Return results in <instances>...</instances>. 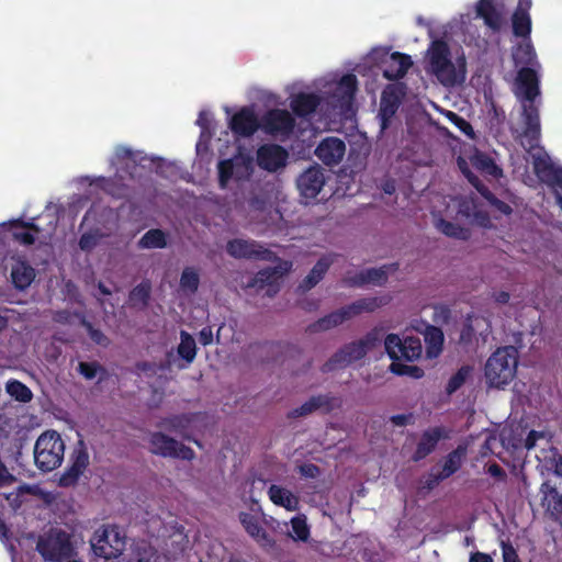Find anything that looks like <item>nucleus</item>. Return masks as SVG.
<instances>
[{"label": "nucleus", "instance_id": "1", "mask_svg": "<svg viewBox=\"0 0 562 562\" xmlns=\"http://www.w3.org/2000/svg\"><path fill=\"white\" fill-rule=\"evenodd\" d=\"M517 89L522 94L521 117L524 130L521 137L526 140V146L533 149L538 146L541 135L539 109L535 103L540 94L539 78L537 71L531 67H521L517 72ZM525 146V143L521 142Z\"/></svg>", "mask_w": 562, "mask_h": 562}, {"label": "nucleus", "instance_id": "2", "mask_svg": "<svg viewBox=\"0 0 562 562\" xmlns=\"http://www.w3.org/2000/svg\"><path fill=\"white\" fill-rule=\"evenodd\" d=\"M387 296H371L359 299L310 324L307 330L311 333L328 330L330 328L337 327L338 325L355 316L360 315L363 312H374L376 308L387 304Z\"/></svg>", "mask_w": 562, "mask_h": 562}, {"label": "nucleus", "instance_id": "3", "mask_svg": "<svg viewBox=\"0 0 562 562\" xmlns=\"http://www.w3.org/2000/svg\"><path fill=\"white\" fill-rule=\"evenodd\" d=\"M517 366L518 351L515 347L497 348L486 361L485 378L491 386H505L515 378Z\"/></svg>", "mask_w": 562, "mask_h": 562}, {"label": "nucleus", "instance_id": "4", "mask_svg": "<svg viewBox=\"0 0 562 562\" xmlns=\"http://www.w3.org/2000/svg\"><path fill=\"white\" fill-rule=\"evenodd\" d=\"M65 441L56 430L44 431L34 445V463L42 472L59 468L64 461Z\"/></svg>", "mask_w": 562, "mask_h": 562}, {"label": "nucleus", "instance_id": "5", "mask_svg": "<svg viewBox=\"0 0 562 562\" xmlns=\"http://www.w3.org/2000/svg\"><path fill=\"white\" fill-rule=\"evenodd\" d=\"M428 63L430 71L446 87H452L464 79V75L457 71L451 60L450 47L443 40L431 42L428 48Z\"/></svg>", "mask_w": 562, "mask_h": 562}, {"label": "nucleus", "instance_id": "6", "mask_svg": "<svg viewBox=\"0 0 562 562\" xmlns=\"http://www.w3.org/2000/svg\"><path fill=\"white\" fill-rule=\"evenodd\" d=\"M125 537L117 526H103L95 530L91 547L95 555L111 560L120 557L125 550Z\"/></svg>", "mask_w": 562, "mask_h": 562}, {"label": "nucleus", "instance_id": "7", "mask_svg": "<svg viewBox=\"0 0 562 562\" xmlns=\"http://www.w3.org/2000/svg\"><path fill=\"white\" fill-rule=\"evenodd\" d=\"M148 442L149 451L155 456L186 461H191L195 458V452L192 448L161 431L151 432Z\"/></svg>", "mask_w": 562, "mask_h": 562}, {"label": "nucleus", "instance_id": "8", "mask_svg": "<svg viewBox=\"0 0 562 562\" xmlns=\"http://www.w3.org/2000/svg\"><path fill=\"white\" fill-rule=\"evenodd\" d=\"M37 550L45 560L61 562L71 555L72 546L69 535L66 531L57 530L41 539L37 542Z\"/></svg>", "mask_w": 562, "mask_h": 562}, {"label": "nucleus", "instance_id": "9", "mask_svg": "<svg viewBox=\"0 0 562 562\" xmlns=\"http://www.w3.org/2000/svg\"><path fill=\"white\" fill-rule=\"evenodd\" d=\"M226 251L236 259H255L263 261H277L278 256L256 240L234 238L228 240Z\"/></svg>", "mask_w": 562, "mask_h": 562}, {"label": "nucleus", "instance_id": "10", "mask_svg": "<svg viewBox=\"0 0 562 562\" xmlns=\"http://www.w3.org/2000/svg\"><path fill=\"white\" fill-rule=\"evenodd\" d=\"M260 127L274 137H289L295 127L292 114L283 109H271L261 119Z\"/></svg>", "mask_w": 562, "mask_h": 562}, {"label": "nucleus", "instance_id": "11", "mask_svg": "<svg viewBox=\"0 0 562 562\" xmlns=\"http://www.w3.org/2000/svg\"><path fill=\"white\" fill-rule=\"evenodd\" d=\"M89 465V453L83 440H79L70 454V465L59 477L64 487L75 485Z\"/></svg>", "mask_w": 562, "mask_h": 562}, {"label": "nucleus", "instance_id": "12", "mask_svg": "<svg viewBox=\"0 0 562 562\" xmlns=\"http://www.w3.org/2000/svg\"><path fill=\"white\" fill-rule=\"evenodd\" d=\"M398 263L383 265L380 268L361 270L352 277H345L342 283L350 288H361L366 284L384 285L387 282L389 273L396 271Z\"/></svg>", "mask_w": 562, "mask_h": 562}, {"label": "nucleus", "instance_id": "13", "mask_svg": "<svg viewBox=\"0 0 562 562\" xmlns=\"http://www.w3.org/2000/svg\"><path fill=\"white\" fill-rule=\"evenodd\" d=\"M288 158V150L278 144H263L257 149V165L259 168L269 172H276L284 168Z\"/></svg>", "mask_w": 562, "mask_h": 562}, {"label": "nucleus", "instance_id": "14", "mask_svg": "<svg viewBox=\"0 0 562 562\" xmlns=\"http://www.w3.org/2000/svg\"><path fill=\"white\" fill-rule=\"evenodd\" d=\"M367 355L360 340L346 344L336 351L322 368L323 372H330L337 368H344L353 361L361 360Z\"/></svg>", "mask_w": 562, "mask_h": 562}, {"label": "nucleus", "instance_id": "15", "mask_svg": "<svg viewBox=\"0 0 562 562\" xmlns=\"http://www.w3.org/2000/svg\"><path fill=\"white\" fill-rule=\"evenodd\" d=\"M324 184L325 176L319 166L307 168L296 180V186L301 195L306 199H315Z\"/></svg>", "mask_w": 562, "mask_h": 562}, {"label": "nucleus", "instance_id": "16", "mask_svg": "<svg viewBox=\"0 0 562 562\" xmlns=\"http://www.w3.org/2000/svg\"><path fill=\"white\" fill-rule=\"evenodd\" d=\"M260 123L254 110L244 106L231 117L228 125L236 136L250 137L258 131Z\"/></svg>", "mask_w": 562, "mask_h": 562}, {"label": "nucleus", "instance_id": "17", "mask_svg": "<svg viewBox=\"0 0 562 562\" xmlns=\"http://www.w3.org/2000/svg\"><path fill=\"white\" fill-rule=\"evenodd\" d=\"M475 14L493 33H499L505 23L503 5L497 7L493 0H477Z\"/></svg>", "mask_w": 562, "mask_h": 562}, {"label": "nucleus", "instance_id": "18", "mask_svg": "<svg viewBox=\"0 0 562 562\" xmlns=\"http://www.w3.org/2000/svg\"><path fill=\"white\" fill-rule=\"evenodd\" d=\"M336 406H338V400L336 397L328 394L314 395L301 406L291 409L286 417L290 419H295L299 417L307 416L317 409H323L325 413H330Z\"/></svg>", "mask_w": 562, "mask_h": 562}, {"label": "nucleus", "instance_id": "19", "mask_svg": "<svg viewBox=\"0 0 562 562\" xmlns=\"http://www.w3.org/2000/svg\"><path fill=\"white\" fill-rule=\"evenodd\" d=\"M345 151L346 145L341 139L327 137L316 147L315 155L326 166H334L341 161Z\"/></svg>", "mask_w": 562, "mask_h": 562}, {"label": "nucleus", "instance_id": "20", "mask_svg": "<svg viewBox=\"0 0 562 562\" xmlns=\"http://www.w3.org/2000/svg\"><path fill=\"white\" fill-rule=\"evenodd\" d=\"M239 521L245 528L246 532L262 548L272 549L276 546L274 540L267 532V530L261 526L259 519L249 514V513H240Z\"/></svg>", "mask_w": 562, "mask_h": 562}, {"label": "nucleus", "instance_id": "21", "mask_svg": "<svg viewBox=\"0 0 562 562\" xmlns=\"http://www.w3.org/2000/svg\"><path fill=\"white\" fill-rule=\"evenodd\" d=\"M412 65L413 61L409 55L394 52L384 61L383 77L391 81L402 79Z\"/></svg>", "mask_w": 562, "mask_h": 562}, {"label": "nucleus", "instance_id": "22", "mask_svg": "<svg viewBox=\"0 0 562 562\" xmlns=\"http://www.w3.org/2000/svg\"><path fill=\"white\" fill-rule=\"evenodd\" d=\"M543 494L542 506L546 507L549 517L562 525V494L559 493L555 486L544 482L540 488Z\"/></svg>", "mask_w": 562, "mask_h": 562}, {"label": "nucleus", "instance_id": "23", "mask_svg": "<svg viewBox=\"0 0 562 562\" xmlns=\"http://www.w3.org/2000/svg\"><path fill=\"white\" fill-rule=\"evenodd\" d=\"M442 428L434 427L425 430L417 443L416 450L412 456L414 462H419L429 456L437 447L439 440L442 438Z\"/></svg>", "mask_w": 562, "mask_h": 562}, {"label": "nucleus", "instance_id": "24", "mask_svg": "<svg viewBox=\"0 0 562 562\" xmlns=\"http://www.w3.org/2000/svg\"><path fill=\"white\" fill-rule=\"evenodd\" d=\"M357 89V77L353 74H347L338 81L333 97L337 99L341 108L349 106L353 102Z\"/></svg>", "mask_w": 562, "mask_h": 562}, {"label": "nucleus", "instance_id": "25", "mask_svg": "<svg viewBox=\"0 0 562 562\" xmlns=\"http://www.w3.org/2000/svg\"><path fill=\"white\" fill-rule=\"evenodd\" d=\"M321 104V97L316 93L299 92L290 102L293 113L300 117L313 114Z\"/></svg>", "mask_w": 562, "mask_h": 562}, {"label": "nucleus", "instance_id": "26", "mask_svg": "<svg viewBox=\"0 0 562 562\" xmlns=\"http://www.w3.org/2000/svg\"><path fill=\"white\" fill-rule=\"evenodd\" d=\"M11 281L15 289H27L36 277L35 269L25 260H16L11 269Z\"/></svg>", "mask_w": 562, "mask_h": 562}, {"label": "nucleus", "instance_id": "27", "mask_svg": "<svg viewBox=\"0 0 562 562\" xmlns=\"http://www.w3.org/2000/svg\"><path fill=\"white\" fill-rule=\"evenodd\" d=\"M333 265V259L329 256H323L317 260L314 267L311 269L308 274L302 280L299 284V289L303 292L310 291L317 283H319L330 266Z\"/></svg>", "mask_w": 562, "mask_h": 562}, {"label": "nucleus", "instance_id": "28", "mask_svg": "<svg viewBox=\"0 0 562 562\" xmlns=\"http://www.w3.org/2000/svg\"><path fill=\"white\" fill-rule=\"evenodd\" d=\"M532 29V21L526 8L517 7L512 14V30L516 37L522 41L530 40Z\"/></svg>", "mask_w": 562, "mask_h": 562}, {"label": "nucleus", "instance_id": "29", "mask_svg": "<svg viewBox=\"0 0 562 562\" xmlns=\"http://www.w3.org/2000/svg\"><path fill=\"white\" fill-rule=\"evenodd\" d=\"M270 501L278 506L288 510H296L299 508V498L289 490L272 484L268 490Z\"/></svg>", "mask_w": 562, "mask_h": 562}, {"label": "nucleus", "instance_id": "30", "mask_svg": "<svg viewBox=\"0 0 562 562\" xmlns=\"http://www.w3.org/2000/svg\"><path fill=\"white\" fill-rule=\"evenodd\" d=\"M512 57L515 66L531 67L537 63V55L531 40L522 41L513 47Z\"/></svg>", "mask_w": 562, "mask_h": 562}, {"label": "nucleus", "instance_id": "31", "mask_svg": "<svg viewBox=\"0 0 562 562\" xmlns=\"http://www.w3.org/2000/svg\"><path fill=\"white\" fill-rule=\"evenodd\" d=\"M151 283L149 280H143L134 286L128 293V305L133 308L145 310L150 301Z\"/></svg>", "mask_w": 562, "mask_h": 562}, {"label": "nucleus", "instance_id": "32", "mask_svg": "<svg viewBox=\"0 0 562 562\" xmlns=\"http://www.w3.org/2000/svg\"><path fill=\"white\" fill-rule=\"evenodd\" d=\"M401 104V98L395 89H385L381 95L380 114L382 116L383 126L393 117Z\"/></svg>", "mask_w": 562, "mask_h": 562}, {"label": "nucleus", "instance_id": "33", "mask_svg": "<svg viewBox=\"0 0 562 562\" xmlns=\"http://www.w3.org/2000/svg\"><path fill=\"white\" fill-rule=\"evenodd\" d=\"M192 422V414L182 413L162 418L158 426L165 428L166 430L182 435L186 430L189 429Z\"/></svg>", "mask_w": 562, "mask_h": 562}, {"label": "nucleus", "instance_id": "34", "mask_svg": "<svg viewBox=\"0 0 562 562\" xmlns=\"http://www.w3.org/2000/svg\"><path fill=\"white\" fill-rule=\"evenodd\" d=\"M435 226L440 233L451 238L468 240L471 236L470 229L441 217L436 220Z\"/></svg>", "mask_w": 562, "mask_h": 562}, {"label": "nucleus", "instance_id": "35", "mask_svg": "<svg viewBox=\"0 0 562 562\" xmlns=\"http://www.w3.org/2000/svg\"><path fill=\"white\" fill-rule=\"evenodd\" d=\"M90 186H95L97 188L104 191L106 194L112 195L114 198H121L124 195L125 187L119 182L116 178L111 177H95L90 180Z\"/></svg>", "mask_w": 562, "mask_h": 562}, {"label": "nucleus", "instance_id": "36", "mask_svg": "<svg viewBox=\"0 0 562 562\" xmlns=\"http://www.w3.org/2000/svg\"><path fill=\"white\" fill-rule=\"evenodd\" d=\"M166 246V233L159 228L149 229L138 240V247L142 249L165 248Z\"/></svg>", "mask_w": 562, "mask_h": 562}, {"label": "nucleus", "instance_id": "37", "mask_svg": "<svg viewBox=\"0 0 562 562\" xmlns=\"http://www.w3.org/2000/svg\"><path fill=\"white\" fill-rule=\"evenodd\" d=\"M5 391L20 403H29L33 398L31 389L19 380H9L5 384Z\"/></svg>", "mask_w": 562, "mask_h": 562}, {"label": "nucleus", "instance_id": "38", "mask_svg": "<svg viewBox=\"0 0 562 562\" xmlns=\"http://www.w3.org/2000/svg\"><path fill=\"white\" fill-rule=\"evenodd\" d=\"M425 340L427 344V355L429 357H437L443 344V334L440 328L429 326L425 334Z\"/></svg>", "mask_w": 562, "mask_h": 562}, {"label": "nucleus", "instance_id": "39", "mask_svg": "<svg viewBox=\"0 0 562 562\" xmlns=\"http://www.w3.org/2000/svg\"><path fill=\"white\" fill-rule=\"evenodd\" d=\"M423 352L422 341L418 337L407 336L403 339L401 358L406 361L417 360Z\"/></svg>", "mask_w": 562, "mask_h": 562}, {"label": "nucleus", "instance_id": "40", "mask_svg": "<svg viewBox=\"0 0 562 562\" xmlns=\"http://www.w3.org/2000/svg\"><path fill=\"white\" fill-rule=\"evenodd\" d=\"M179 284L182 291L189 294H194L200 285V276L198 271L192 267L184 268L182 270Z\"/></svg>", "mask_w": 562, "mask_h": 562}, {"label": "nucleus", "instance_id": "41", "mask_svg": "<svg viewBox=\"0 0 562 562\" xmlns=\"http://www.w3.org/2000/svg\"><path fill=\"white\" fill-rule=\"evenodd\" d=\"M178 355L191 363L196 356V345L193 337L187 331H181V341L178 346Z\"/></svg>", "mask_w": 562, "mask_h": 562}, {"label": "nucleus", "instance_id": "42", "mask_svg": "<svg viewBox=\"0 0 562 562\" xmlns=\"http://www.w3.org/2000/svg\"><path fill=\"white\" fill-rule=\"evenodd\" d=\"M462 464V452L460 449H456L448 453V456L443 460L442 469L439 471V473L448 479L451 475H453Z\"/></svg>", "mask_w": 562, "mask_h": 562}, {"label": "nucleus", "instance_id": "43", "mask_svg": "<svg viewBox=\"0 0 562 562\" xmlns=\"http://www.w3.org/2000/svg\"><path fill=\"white\" fill-rule=\"evenodd\" d=\"M472 371L470 366H462L448 381L446 392L450 395L457 392L468 380Z\"/></svg>", "mask_w": 562, "mask_h": 562}, {"label": "nucleus", "instance_id": "44", "mask_svg": "<svg viewBox=\"0 0 562 562\" xmlns=\"http://www.w3.org/2000/svg\"><path fill=\"white\" fill-rule=\"evenodd\" d=\"M403 339L396 334H389L384 339V347L387 356L395 362L401 359Z\"/></svg>", "mask_w": 562, "mask_h": 562}, {"label": "nucleus", "instance_id": "45", "mask_svg": "<svg viewBox=\"0 0 562 562\" xmlns=\"http://www.w3.org/2000/svg\"><path fill=\"white\" fill-rule=\"evenodd\" d=\"M292 537L295 540L306 541L310 537V527L304 516L294 517L291 519Z\"/></svg>", "mask_w": 562, "mask_h": 562}, {"label": "nucleus", "instance_id": "46", "mask_svg": "<svg viewBox=\"0 0 562 562\" xmlns=\"http://www.w3.org/2000/svg\"><path fill=\"white\" fill-rule=\"evenodd\" d=\"M218 170V184L222 189H225L229 180L234 176L235 164L233 159L221 160L217 165Z\"/></svg>", "mask_w": 562, "mask_h": 562}, {"label": "nucleus", "instance_id": "47", "mask_svg": "<svg viewBox=\"0 0 562 562\" xmlns=\"http://www.w3.org/2000/svg\"><path fill=\"white\" fill-rule=\"evenodd\" d=\"M390 370L392 373L396 375H408L414 379H422L425 374L424 370L417 366H408L398 362H392L390 366Z\"/></svg>", "mask_w": 562, "mask_h": 562}, {"label": "nucleus", "instance_id": "48", "mask_svg": "<svg viewBox=\"0 0 562 562\" xmlns=\"http://www.w3.org/2000/svg\"><path fill=\"white\" fill-rule=\"evenodd\" d=\"M482 196L497 211L505 215H509L513 212V209L506 202L499 200L494 193H492L486 187L481 186L480 190H477Z\"/></svg>", "mask_w": 562, "mask_h": 562}, {"label": "nucleus", "instance_id": "49", "mask_svg": "<svg viewBox=\"0 0 562 562\" xmlns=\"http://www.w3.org/2000/svg\"><path fill=\"white\" fill-rule=\"evenodd\" d=\"M533 169L538 177L544 179L549 177H553L554 172L558 171L546 157H536L533 160Z\"/></svg>", "mask_w": 562, "mask_h": 562}, {"label": "nucleus", "instance_id": "50", "mask_svg": "<svg viewBox=\"0 0 562 562\" xmlns=\"http://www.w3.org/2000/svg\"><path fill=\"white\" fill-rule=\"evenodd\" d=\"M288 271V268L281 269V267H268L258 271L256 276V282L262 284H271L277 277L283 276Z\"/></svg>", "mask_w": 562, "mask_h": 562}, {"label": "nucleus", "instance_id": "51", "mask_svg": "<svg viewBox=\"0 0 562 562\" xmlns=\"http://www.w3.org/2000/svg\"><path fill=\"white\" fill-rule=\"evenodd\" d=\"M81 325L86 328L90 339L102 347H108L110 339L103 334L101 329L94 328V326L87 321L85 317L81 319Z\"/></svg>", "mask_w": 562, "mask_h": 562}, {"label": "nucleus", "instance_id": "52", "mask_svg": "<svg viewBox=\"0 0 562 562\" xmlns=\"http://www.w3.org/2000/svg\"><path fill=\"white\" fill-rule=\"evenodd\" d=\"M382 336H383V329L374 327L369 333H367L363 338H361L359 340L362 344L366 352H368L369 350H372L381 342Z\"/></svg>", "mask_w": 562, "mask_h": 562}, {"label": "nucleus", "instance_id": "53", "mask_svg": "<svg viewBox=\"0 0 562 562\" xmlns=\"http://www.w3.org/2000/svg\"><path fill=\"white\" fill-rule=\"evenodd\" d=\"M447 117L464 135H467L470 138H474V130H473L472 125L470 124V122H468L465 119H463L459 114L451 112V111L448 112Z\"/></svg>", "mask_w": 562, "mask_h": 562}, {"label": "nucleus", "instance_id": "54", "mask_svg": "<svg viewBox=\"0 0 562 562\" xmlns=\"http://www.w3.org/2000/svg\"><path fill=\"white\" fill-rule=\"evenodd\" d=\"M124 161L136 162L134 153L131 148L125 146H117L114 151V156L111 160L112 166L122 165Z\"/></svg>", "mask_w": 562, "mask_h": 562}, {"label": "nucleus", "instance_id": "55", "mask_svg": "<svg viewBox=\"0 0 562 562\" xmlns=\"http://www.w3.org/2000/svg\"><path fill=\"white\" fill-rule=\"evenodd\" d=\"M78 371L87 380H92L95 378V375L99 371H103V368L97 361H91V362L81 361L78 364Z\"/></svg>", "mask_w": 562, "mask_h": 562}, {"label": "nucleus", "instance_id": "56", "mask_svg": "<svg viewBox=\"0 0 562 562\" xmlns=\"http://www.w3.org/2000/svg\"><path fill=\"white\" fill-rule=\"evenodd\" d=\"M501 548L503 562H521L518 557L517 550L509 541H502Z\"/></svg>", "mask_w": 562, "mask_h": 562}, {"label": "nucleus", "instance_id": "57", "mask_svg": "<svg viewBox=\"0 0 562 562\" xmlns=\"http://www.w3.org/2000/svg\"><path fill=\"white\" fill-rule=\"evenodd\" d=\"M474 336H475V330L472 325L471 318L469 317L462 325L459 340L463 345H469L472 342Z\"/></svg>", "mask_w": 562, "mask_h": 562}, {"label": "nucleus", "instance_id": "58", "mask_svg": "<svg viewBox=\"0 0 562 562\" xmlns=\"http://www.w3.org/2000/svg\"><path fill=\"white\" fill-rule=\"evenodd\" d=\"M99 237L92 233H85L80 236L79 247L81 250L90 251L98 245Z\"/></svg>", "mask_w": 562, "mask_h": 562}, {"label": "nucleus", "instance_id": "59", "mask_svg": "<svg viewBox=\"0 0 562 562\" xmlns=\"http://www.w3.org/2000/svg\"><path fill=\"white\" fill-rule=\"evenodd\" d=\"M299 472L306 479H316L321 474V469L314 463H303L299 467Z\"/></svg>", "mask_w": 562, "mask_h": 562}, {"label": "nucleus", "instance_id": "60", "mask_svg": "<svg viewBox=\"0 0 562 562\" xmlns=\"http://www.w3.org/2000/svg\"><path fill=\"white\" fill-rule=\"evenodd\" d=\"M458 166H459L460 170L463 172V175L467 177L469 182L471 184H473L476 188V190H480L482 183H481L480 179L469 170V167H468V164L465 162V160L460 158L458 161Z\"/></svg>", "mask_w": 562, "mask_h": 562}, {"label": "nucleus", "instance_id": "61", "mask_svg": "<svg viewBox=\"0 0 562 562\" xmlns=\"http://www.w3.org/2000/svg\"><path fill=\"white\" fill-rule=\"evenodd\" d=\"M12 235H13V238L16 241H19L20 244L25 245V246H30V245H33L35 243V236L32 233H30V232L14 231Z\"/></svg>", "mask_w": 562, "mask_h": 562}, {"label": "nucleus", "instance_id": "62", "mask_svg": "<svg viewBox=\"0 0 562 562\" xmlns=\"http://www.w3.org/2000/svg\"><path fill=\"white\" fill-rule=\"evenodd\" d=\"M446 480L439 472H435L434 469L428 473L424 482L425 487L428 490L435 488L440 482Z\"/></svg>", "mask_w": 562, "mask_h": 562}, {"label": "nucleus", "instance_id": "63", "mask_svg": "<svg viewBox=\"0 0 562 562\" xmlns=\"http://www.w3.org/2000/svg\"><path fill=\"white\" fill-rule=\"evenodd\" d=\"M390 420L395 426H406L414 420L413 414H397L390 417Z\"/></svg>", "mask_w": 562, "mask_h": 562}, {"label": "nucleus", "instance_id": "64", "mask_svg": "<svg viewBox=\"0 0 562 562\" xmlns=\"http://www.w3.org/2000/svg\"><path fill=\"white\" fill-rule=\"evenodd\" d=\"M487 473L497 479V480H505L506 479V472L505 470L497 463H492L487 468Z\"/></svg>", "mask_w": 562, "mask_h": 562}]
</instances>
